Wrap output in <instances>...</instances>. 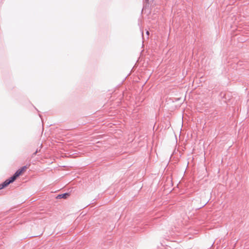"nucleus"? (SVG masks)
I'll return each instance as SVG.
<instances>
[{"mask_svg":"<svg viewBox=\"0 0 249 249\" xmlns=\"http://www.w3.org/2000/svg\"><path fill=\"white\" fill-rule=\"evenodd\" d=\"M37 153V151L36 150L35 152H34L33 153V156H35L36 154Z\"/></svg>","mask_w":249,"mask_h":249,"instance_id":"nucleus-5","label":"nucleus"},{"mask_svg":"<svg viewBox=\"0 0 249 249\" xmlns=\"http://www.w3.org/2000/svg\"><path fill=\"white\" fill-rule=\"evenodd\" d=\"M13 181L10 178L5 180L3 183L0 184V190L2 189L4 187L8 186L10 183H12Z\"/></svg>","mask_w":249,"mask_h":249,"instance_id":"nucleus-1","label":"nucleus"},{"mask_svg":"<svg viewBox=\"0 0 249 249\" xmlns=\"http://www.w3.org/2000/svg\"><path fill=\"white\" fill-rule=\"evenodd\" d=\"M26 168H27V166H24L22 167L20 169H19L21 171V172L22 173L23 172H24L25 171V170Z\"/></svg>","mask_w":249,"mask_h":249,"instance_id":"nucleus-4","label":"nucleus"},{"mask_svg":"<svg viewBox=\"0 0 249 249\" xmlns=\"http://www.w3.org/2000/svg\"><path fill=\"white\" fill-rule=\"evenodd\" d=\"M149 32H148V31H147V32H146V34H147V35H149Z\"/></svg>","mask_w":249,"mask_h":249,"instance_id":"nucleus-6","label":"nucleus"},{"mask_svg":"<svg viewBox=\"0 0 249 249\" xmlns=\"http://www.w3.org/2000/svg\"><path fill=\"white\" fill-rule=\"evenodd\" d=\"M69 196V193H64L63 194L59 195L56 196V198H66Z\"/></svg>","mask_w":249,"mask_h":249,"instance_id":"nucleus-3","label":"nucleus"},{"mask_svg":"<svg viewBox=\"0 0 249 249\" xmlns=\"http://www.w3.org/2000/svg\"><path fill=\"white\" fill-rule=\"evenodd\" d=\"M21 174H22V173L21 172V171L19 169H18L15 172L14 175L12 177H10V178L14 182L15 180V179L17 178L19 176H20Z\"/></svg>","mask_w":249,"mask_h":249,"instance_id":"nucleus-2","label":"nucleus"}]
</instances>
